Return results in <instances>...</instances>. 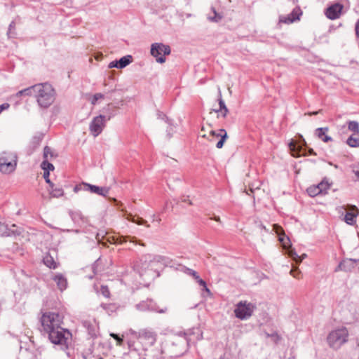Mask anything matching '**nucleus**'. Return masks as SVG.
Here are the masks:
<instances>
[{"mask_svg":"<svg viewBox=\"0 0 359 359\" xmlns=\"http://www.w3.org/2000/svg\"><path fill=\"white\" fill-rule=\"evenodd\" d=\"M34 95L38 105L43 109L48 108L55 100V91L53 86L48 83H38L34 85Z\"/></svg>","mask_w":359,"mask_h":359,"instance_id":"1","label":"nucleus"},{"mask_svg":"<svg viewBox=\"0 0 359 359\" xmlns=\"http://www.w3.org/2000/svg\"><path fill=\"white\" fill-rule=\"evenodd\" d=\"M348 332L346 327L337 328L329 333L327 341L332 348L338 349L347 342Z\"/></svg>","mask_w":359,"mask_h":359,"instance_id":"2","label":"nucleus"},{"mask_svg":"<svg viewBox=\"0 0 359 359\" xmlns=\"http://www.w3.org/2000/svg\"><path fill=\"white\" fill-rule=\"evenodd\" d=\"M18 156L15 153L3 151L0 154V171L3 174H10L15 171Z\"/></svg>","mask_w":359,"mask_h":359,"instance_id":"3","label":"nucleus"},{"mask_svg":"<svg viewBox=\"0 0 359 359\" xmlns=\"http://www.w3.org/2000/svg\"><path fill=\"white\" fill-rule=\"evenodd\" d=\"M62 316L55 312H48L43 314L41 323L45 332L61 326Z\"/></svg>","mask_w":359,"mask_h":359,"instance_id":"4","label":"nucleus"},{"mask_svg":"<svg viewBox=\"0 0 359 359\" xmlns=\"http://www.w3.org/2000/svg\"><path fill=\"white\" fill-rule=\"evenodd\" d=\"M256 309L254 304L247 301H241L236 305L234 309V313L236 318L241 320L250 318Z\"/></svg>","mask_w":359,"mask_h":359,"instance_id":"5","label":"nucleus"},{"mask_svg":"<svg viewBox=\"0 0 359 359\" xmlns=\"http://www.w3.org/2000/svg\"><path fill=\"white\" fill-rule=\"evenodd\" d=\"M136 336L145 350L153 346L157 340V334L151 329H142L136 333Z\"/></svg>","mask_w":359,"mask_h":359,"instance_id":"6","label":"nucleus"},{"mask_svg":"<svg viewBox=\"0 0 359 359\" xmlns=\"http://www.w3.org/2000/svg\"><path fill=\"white\" fill-rule=\"evenodd\" d=\"M46 333L48 335V339L54 344L63 345L66 344L67 339L70 336L69 331L63 329L61 326L55 329L49 330Z\"/></svg>","mask_w":359,"mask_h":359,"instance_id":"7","label":"nucleus"},{"mask_svg":"<svg viewBox=\"0 0 359 359\" xmlns=\"http://www.w3.org/2000/svg\"><path fill=\"white\" fill-rule=\"evenodd\" d=\"M170 53L169 46L163 43H156L151 45V54L156 57V62L163 63L165 61V55Z\"/></svg>","mask_w":359,"mask_h":359,"instance_id":"8","label":"nucleus"},{"mask_svg":"<svg viewBox=\"0 0 359 359\" xmlns=\"http://www.w3.org/2000/svg\"><path fill=\"white\" fill-rule=\"evenodd\" d=\"M136 308L140 311H150L159 313H165L168 310L166 306L160 308L152 299H147L146 301L141 302L136 305Z\"/></svg>","mask_w":359,"mask_h":359,"instance_id":"9","label":"nucleus"},{"mask_svg":"<svg viewBox=\"0 0 359 359\" xmlns=\"http://www.w3.org/2000/svg\"><path fill=\"white\" fill-rule=\"evenodd\" d=\"M105 116L102 115L95 117L90 123L89 129L94 137L100 135L104 128Z\"/></svg>","mask_w":359,"mask_h":359,"instance_id":"10","label":"nucleus"},{"mask_svg":"<svg viewBox=\"0 0 359 359\" xmlns=\"http://www.w3.org/2000/svg\"><path fill=\"white\" fill-rule=\"evenodd\" d=\"M210 141L214 142L216 139H219L216 144V147L218 149L222 148L224 142L227 139V133L224 129H219L217 131L211 130L210 132Z\"/></svg>","mask_w":359,"mask_h":359,"instance_id":"11","label":"nucleus"},{"mask_svg":"<svg viewBox=\"0 0 359 359\" xmlns=\"http://www.w3.org/2000/svg\"><path fill=\"white\" fill-rule=\"evenodd\" d=\"M300 138L302 142L301 144H297L293 140H292L289 144L290 150L291 151L292 154L294 156L307 155V154L306 153V149H303V147L306 145V142L302 135H300Z\"/></svg>","mask_w":359,"mask_h":359,"instance_id":"12","label":"nucleus"},{"mask_svg":"<svg viewBox=\"0 0 359 359\" xmlns=\"http://www.w3.org/2000/svg\"><path fill=\"white\" fill-rule=\"evenodd\" d=\"M167 259L165 257H161V256H155L153 259H151L149 260V262H147V260H145L144 262H142L140 266H137V269H138V271H139V273L140 274V276H143L144 275V271H146V269L149 267V266H153L155 262H163V264H168V262H167Z\"/></svg>","mask_w":359,"mask_h":359,"instance_id":"13","label":"nucleus"},{"mask_svg":"<svg viewBox=\"0 0 359 359\" xmlns=\"http://www.w3.org/2000/svg\"><path fill=\"white\" fill-rule=\"evenodd\" d=\"M302 12L300 8L297 7L293 9V11L287 15H281L280 17L279 21L282 23L290 24L296 20H299V17L302 15Z\"/></svg>","mask_w":359,"mask_h":359,"instance_id":"14","label":"nucleus"},{"mask_svg":"<svg viewBox=\"0 0 359 359\" xmlns=\"http://www.w3.org/2000/svg\"><path fill=\"white\" fill-rule=\"evenodd\" d=\"M172 345L179 346V350L175 353V355H180L186 351L188 345V339L185 334L177 336L172 341Z\"/></svg>","mask_w":359,"mask_h":359,"instance_id":"15","label":"nucleus"},{"mask_svg":"<svg viewBox=\"0 0 359 359\" xmlns=\"http://www.w3.org/2000/svg\"><path fill=\"white\" fill-rule=\"evenodd\" d=\"M343 6L340 4H334L328 7L325 11L326 16L330 20H335L340 16Z\"/></svg>","mask_w":359,"mask_h":359,"instance_id":"16","label":"nucleus"},{"mask_svg":"<svg viewBox=\"0 0 359 359\" xmlns=\"http://www.w3.org/2000/svg\"><path fill=\"white\" fill-rule=\"evenodd\" d=\"M83 186L84 187L85 190L89 191L91 193L96 194L99 196H106L109 192V189L105 187H97L88 183H83Z\"/></svg>","mask_w":359,"mask_h":359,"instance_id":"17","label":"nucleus"},{"mask_svg":"<svg viewBox=\"0 0 359 359\" xmlns=\"http://www.w3.org/2000/svg\"><path fill=\"white\" fill-rule=\"evenodd\" d=\"M20 232L15 224H12L10 228H8L7 224L0 222V236H11L19 234Z\"/></svg>","mask_w":359,"mask_h":359,"instance_id":"18","label":"nucleus"},{"mask_svg":"<svg viewBox=\"0 0 359 359\" xmlns=\"http://www.w3.org/2000/svg\"><path fill=\"white\" fill-rule=\"evenodd\" d=\"M350 211L346 212L344 217V220L346 224L353 225L355 222V217L359 214V210L355 205L350 207Z\"/></svg>","mask_w":359,"mask_h":359,"instance_id":"19","label":"nucleus"},{"mask_svg":"<svg viewBox=\"0 0 359 359\" xmlns=\"http://www.w3.org/2000/svg\"><path fill=\"white\" fill-rule=\"evenodd\" d=\"M83 325L87 329L90 335L92 337L96 336L98 330V323L95 319L84 320Z\"/></svg>","mask_w":359,"mask_h":359,"instance_id":"20","label":"nucleus"},{"mask_svg":"<svg viewBox=\"0 0 359 359\" xmlns=\"http://www.w3.org/2000/svg\"><path fill=\"white\" fill-rule=\"evenodd\" d=\"M273 229L279 236V241L282 243L283 248H287L290 245V239L284 234L283 229L277 224L273 225Z\"/></svg>","mask_w":359,"mask_h":359,"instance_id":"21","label":"nucleus"},{"mask_svg":"<svg viewBox=\"0 0 359 359\" xmlns=\"http://www.w3.org/2000/svg\"><path fill=\"white\" fill-rule=\"evenodd\" d=\"M328 130L327 127L318 128L315 130V135L324 142H331L332 138L327 134Z\"/></svg>","mask_w":359,"mask_h":359,"instance_id":"22","label":"nucleus"},{"mask_svg":"<svg viewBox=\"0 0 359 359\" xmlns=\"http://www.w3.org/2000/svg\"><path fill=\"white\" fill-rule=\"evenodd\" d=\"M53 280L56 283L58 289L60 291L65 290L67 287V278L61 273H57L53 277Z\"/></svg>","mask_w":359,"mask_h":359,"instance_id":"23","label":"nucleus"},{"mask_svg":"<svg viewBox=\"0 0 359 359\" xmlns=\"http://www.w3.org/2000/svg\"><path fill=\"white\" fill-rule=\"evenodd\" d=\"M346 144L351 147H359V134L351 135L346 140Z\"/></svg>","mask_w":359,"mask_h":359,"instance_id":"24","label":"nucleus"},{"mask_svg":"<svg viewBox=\"0 0 359 359\" xmlns=\"http://www.w3.org/2000/svg\"><path fill=\"white\" fill-rule=\"evenodd\" d=\"M353 266V262L351 260L343 261L340 262L338 267L336 269L337 271H349L351 270V267Z\"/></svg>","mask_w":359,"mask_h":359,"instance_id":"25","label":"nucleus"},{"mask_svg":"<svg viewBox=\"0 0 359 359\" xmlns=\"http://www.w3.org/2000/svg\"><path fill=\"white\" fill-rule=\"evenodd\" d=\"M43 263L46 266L49 267L50 269H56L57 268V263L55 262L53 257L50 255H46L43 257Z\"/></svg>","mask_w":359,"mask_h":359,"instance_id":"26","label":"nucleus"},{"mask_svg":"<svg viewBox=\"0 0 359 359\" xmlns=\"http://www.w3.org/2000/svg\"><path fill=\"white\" fill-rule=\"evenodd\" d=\"M132 62V56L131 55H126L124 57H122L118 60V69H123L126 67L127 65L130 64Z\"/></svg>","mask_w":359,"mask_h":359,"instance_id":"27","label":"nucleus"},{"mask_svg":"<svg viewBox=\"0 0 359 359\" xmlns=\"http://www.w3.org/2000/svg\"><path fill=\"white\" fill-rule=\"evenodd\" d=\"M34 86H32L30 87H28L27 88H25L23 90L18 91L15 94V96L17 97H20V96H31V95H34Z\"/></svg>","mask_w":359,"mask_h":359,"instance_id":"28","label":"nucleus"},{"mask_svg":"<svg viewBox=\"0 0 359 359\" xmlns=\"http://www.w3.org/2000/svg\"><path fill=\"white\" fill-rule=\"evenodd\" d=\"M158 118L161 119L165 118V122L169 125L168 128H167V135L168 138H170L172 137V134L174 132L170 121L166 118L164 114H158Z\"/></svg>","mask_w":359,"mask_h":359,"instance_id":"29","label":"nucleus"},{"mask_svg":"<svg viewBox=\"0 0 359 359\" xmlns=\"http://www.w3.org/2000/svg\"><path fill=\"white\" fill-rule=\"evenodd\" d=\"M348 128L349 130L354 132L355 135H359V123L355 121H350L348 122Z\"/></svg>","mask_w":359,"mask_h":359,"instance_id":"30","label":"nucleus"},{"mask_svg":"<svg viewBox=\"0 0 359 359\" xmlns=\"http://www.w3.org/2000/svg\"><path fill=\"white\" fill-rule=\"evenodd\" d=\"M50 194L55 198H59L63 196L64 191L61 187H53L50 188Z\"/></svg>","mask_w":359,"mask_h":359,"instance_id":"31","label":"nucleus"},{"mask_svg":"<svg viewBox=\"0 0 359 359\" xmlns=\"http://www.w3.org/2000/svg\"><path fill=\"white\" fill-rule=\"evenodd\" d=\"M16 35L17 33L15 31V22L12 21L9 25L7 36L8 38H15Z\"/></svg>","mask_w":359,"mask_h":359,"instance_id":"32","label":"nucleus"},{"mask_svg":"<svg viewBox=\"0 0 359 359\" xmlns=\"http://www.w3.org/2000/svg\"><path fill=\"white\" fill-rule=\"evenodd\" d=\"M41 168L43 170L44 172L48 170L50 172V170H54V166L52 163L48 162V160L43 159V162L41 164Z\"/></svg>","mask_w":359,"mask_h":359,"instance_id":"33","label":"nucleus"},{"mask_svg":"<svg viewBox=\"0 0 359 359\" xmlns=\"http://www.w3.org/2000/svg\"><path fill=\"white\" fill-rule=\"evenodd\" d=\"M316 186L318 187H319V190H320L321 194H323V192H325L330 187V184H329V182L325 180H323L321 182H320Z\"/></svg>","mask_w":359,"mask_h":359,"instance_id":"34","label":"nucleus"},{"mask_svg":"<svg viewBox=\"0 0 359 359\" xmlns=\"http://www.w3.org/2000/svg\"><path fill=\"white\" fill-rule=\"evenodd\" d=\"M307 192L310 196L314 197L320 193V190H319V187L317 186H312L307 189Z\"/></svg>","mask_w":359,"mask_h":359,"instance_id":"35","label":"nucleus"},{"mask_svg":"<svg viewBox=\"0 0 359 359\" xmlns=\"http://www.w3.org/2000/svg\"><path fill=\"white\" fill-rule=\"evenodd\" d=\"M128 238H129V236H118L114 239L115 241V243H123L124 242H126ZM130 241L135 243H137L135 237H130Z\"/></svg>","mask_w":359,"mask_h":359,"instance_id":"36","label":"nucleus"},{"mask_svg":"<svg viewBox=\"0 0 359 359\" xmlns=\"http://www.w3.org/2000/svg\"><path fill=\"white\" fill-rule=\"evenodd\" d=\"M218 101H219V109L214 110L216 113H219V111H222L225 108H227L226 104H225V103H224V101L223 100V99L222 97V93H221L220 90L219 91V99H218Z\"/></svg>","mask_w":359,"mask_h":359,"instance_id":"37","label":"nucleus"},{"mask_svg":"<svg viewBox=\"0 0 359 359\" xmlns=\"http://www.w3.org/2000/svg\"><path fill=\"white\" fill-rule=\"evenodd\" d=\"M49 156L50 158H52L53 156V154L51 148H50L48 146H46L43 149V158L48 160Z\"/></svg>","mask_w":359,"mask_h":359,"instance_id":"38","label":"nucleus"},{"mask_svg":"<svg viewBox=\"0 0 359 359\" xmlns=\"http://www.w3.org/2000/svg\"><path fill=\"white\" fill-rule=\"evenodd\" d=\"M183 269L187 274L191 276L194 279L198 278V274L194 270L187 268L185 266H183Z\"/></svg>","mask_w":359,"mask_h":359,"instance_id":"39","label":"nucleus"},{"mask_svg":"<svg viewBox=\"0 0 359 359\" xmlns=\"http://www.w3.org/2000/svg\"><path fill=\"white\" fill-rule=\"evenodd\" d=\"M197 283L201 285V286H203V290L208 294H211V292L210 290L208 289V287H207V285H206V283L200 278V276H198V278H196L195 279Z\"/></svg>","mask_w":359,"mask_h":359,"instance_id":"40","label":"nucleus"},{"mask_svg":"<svg viewBox=\"0 0 359 359\" xmlns=\"http://www.w3.org/2000/svg\"><path fill=\"white\" fill-rule=\"evenodd\" d=\"M212 11V13H214V16H208V20L212 22H218L219 20H221L222 17L217 14L215 9L214 8H211Z\"/></svg>","mask_w":359,"mask_h":359,"instance_id":"41","label":"nucleus"},{"mask_svg":"<svg viewBox=\"0 0 359 359\" xmlns=\"http://www.w3.org/2000/svg\"><path fill=\"white\" fill-rule=\"evenodd\" d=\"M49 175H50V172H48V170H46V172H43V178L45 179L46 182L49 184L50 188H53L54 184L50 181V178H49Z\"/></svg>","mask_w":359,"mask_h":359,"instance_id":"42","label":"nucleus"},{"mask_svg":"<svg viewBox=\"0 0 359 359\" xmlns=\"http://www.w3.org/2000/svg\"><path fill=\"white\" fill-rule=\"evenodd\" d=\"M128 219L130 220L131 222L136 223L137 224H143L146 222L145 220H144L142 218H138L137 220L135 219V217L133 215H130V217H128Z\"/></svg>","mask_w":359,"mask_h":359,"instance_id":"43","label":"nucleus"},{"mask_svg":"<svg viewBox=\"0 0 359 359\" xmlns=\"http://www.w3.org/2000/svg\"><path fill=\"white\" fill-rule=\"evenodd\" d=\"M289 256L292 258L296 262L298 263V260L299 258V256L297 255L296 251L293 249H291L288 252Z\"/></svg>","mask_w":359,"mask_h":359,"instance_id":"44","label":"nucleus"},{"mask_svg":"<svg viewBox=\"0 0 359 359\" xmlns=\"http://www.w3.org/2000/svg\"><path fill=\"white\" fill-rule=\"evenodd\" d=\"M351 169L355 176L359 180V163H355L351 165Z\"/></svg>","mask_w":359,"mask_h":359,"instance_id":"45","label":"nucleus"},{"mask_svg":"<svg viewBox=\"0 0 359 359\" xmlns=\"http://www.w3.org/2000/svg\"><path fill=\"white\" fill-rule=\"evenodd\" d=\"M103 97H104V95L102 93L95 94L91 100L92 104L95 105L98 100L102 99Z\"/></svg>","mask_w":359,"mask_h":359,"instance_id":"46","label":"nucleus"},{"mask_svg":"<svg viewBox=\"0 0 359 359\" xmlns=\"http://www.w3.org/2000/svg\"><path fill=\"white\" fill-rule=\"evenodd\" d=\"M101 292L104 297H109V291L107 286H102Z\"/></svg>","mask_w":359,"mask_h":359,"instance_id":"47","label":"nucleus"},{"mask_svg":"<svg viewBox=\"0 0 359 359\" xmlns=\"http://www.w3.org/2000/svg\"><path fill=\"white\" fill-rule=\"evenodd\" d=\"M110 336L118 341V345H121L122 344L123 339L120 338L118 334H114V333H111Z\"/></svg>","mask_w":359,"mask_h":359,"instance_id":"48","label":"nucleus"},{"mask_svg":"<svg viewBox=\"0 0 359 359\" xmlns=\"http://www.w3.org/2000/svg\"><path fill=\"white\" fill-rule=\"evenodd\" d=\"M229 113V109L228 108H225L224 110L222 111H219V113H218V117L219 116H222V117H226L227 114Z\"/></svg>","mask_w":359,"mask_h":359,"instance_id":"49","label":"nucleus"},{"mask_svg":"<svg viewBox=\"0 0 359 359\" xmlns=\"http://www.w3.org/2000/svg\"><path fill=\"white\" fill-rule=\"evenodd\" d=\"M109 68H118V60H114V61H112L109 64Z\"/></svg>","mask_w":359,"mask_h":359,"instance_id":"50","label":"nucleus"},{"mask_svg":"<svg viewBox=\"0 0 359 359\" xmlns=\"http://www.w3.org/2000/svg\"><path fill=\"white\" fill-rule=\"evenodd\" d=\"M9 107V104L4 103L0 105V111L2 112L4 109H7Z\"/></svg>","mask_w":359,"mask_h":359,"instance_id":"51","label":"nucleus"},{"mask_svg":"<svg viewBox=\"0 0 359 359\" xmlns=\"http://www.w3.org/2000/svg\"><path fill=\"white\" fill-rule=\"evenodd\" d=\"M299 273V272L298 273H296V269H292L290 271V274L294 277V278H299V277L298 276V274Z\"/></svg>","mask_w":359,"mask_h":359,"instance_id":"52","label":"nucleus"},{"mask_svg":"<svg viewBox=\"0 0 359 359\" xmlns=\"http://www.w3.org/2000/svg\"><path fill=\"white\" fill-rule=\"evenodd\" d=\"M355 34H356L357 36L359 38V19L358 20V21L355 24Z\"/></svg>","mask_w":359,"mask_h":359,"instance_id":"53","label":"nucleus"},{"mask_svg":"<svg viewBox=\"0 0 359 359\" xmlns=\"http://www.w3.org/2000/svg\"><path fill=\"white\" fill-rule=\"evenodd\" d=\"M305 257H306V254H303L302 256H299L298 263L301 262Z\"/></svg>","mask_w":359,"mask_h":359,"instance_id":"54","label":"nucleus"},{"mask_svg":"<svg viewBox=\"0 0 359 359\" xmlns=\"http://www.w3.org/2000/svg\"><path fill=\"white\" fill-rule=\"evenodd\" d=\"M320 111H321V110L316 111H313V112H309V113H308V114L309 116L316 115V114H319Z\"/></svg>","mask_w":359,"mask_h":359,"instance_id":"55","label":"nucleus"},{"mask_svg":"<svg viewBox=\"0 0 359 359\" xmlns=\"http://www.w3.org/2000/svg\"><path fill=\"white\" fill-rule=\"evenodd\" d=\"M182 201H183V202H184V203L188 202V203H189V204H190V205L191 204V202L190 201V200H189V197L184 198L182 200Z\"/></svg>","mask_w":359,"mask_h":359,"instance_id":"56","label":"nucleus"},{"mask_svg":"<svg viewBox=\"0 0 359 359\" xmlns=\"http://www.w3.org/2000/svg\"><path fill=\"white\" fill-rule=\"evenodd\" d=\"M308 152H309V154L316 155V154L314 152L313 149H309Z\"/></svg>","mask_w":359,"mask_h":359,"instance_id":"57","label":"nucleus"},{"mask_svg":"<svg viewBox=\"0 0 359 359\" xmlns=\"http://www.w3.org/2000/svg\"><path fill=\"white\" fill-rule=\"evenodd\" d=\"M101 306L103 308V309L107 310L108 306H109V305L102 304H101Z\"/></svg>","mask_w":359,"mask_h":359,"instance_id":"58","label":"nucleus"},{"mask_svg":"<svg viewBox=\"0 0 359 359\" xmlns=\"http://www.w3.org/2000/svg\"><path fill=\"white\" fill-rule=\"evenodd\" d=\"M215 220L217 222H220V218L219 217H215Z\"/></svg>","mask_w":359,"mask_h":359,"instance_id":"59","label":"nucleus"},{"mask_svg":"<svg viewBox=\"0 0 359 359\" xmlns=\"http://www.w3.org/2000/svg\"><path fill=\"white\" fill-rule=\"evenodd\" d=\"M77 189H78V186L75 187V188H74L75 191H76Z\"/></svg>","mask_w":359,"mask_h":359,"instance_id":"60","label":"nucleus"},{"mask_svg":"<svg viewBox=\"0 0 359 359\" xmlns=\"http://www.w3.org/2000/svg\"><path fill=\"white\" fill-rule=\"evenodd\" d=\"M261 226H262V228H263V229H266V228H265V226H264L261 225Z\"/></svg>","mask_w":359,"mask_h":359,"instance_id":"61","label":"nucleus"},{"mask_svg":"<svg viewBox=\"0 0 359 359\" xmlns=\"http://www.w3.org/2000/svg\"><path fill=\"white\" fill-rule=\"evenodd\" d=\"M1 112L0 111V114H1Z\"/></svg>","mask_w":359,"mask_h":359,"instance_id":"62","label":"nucleus"}]
</instances>
